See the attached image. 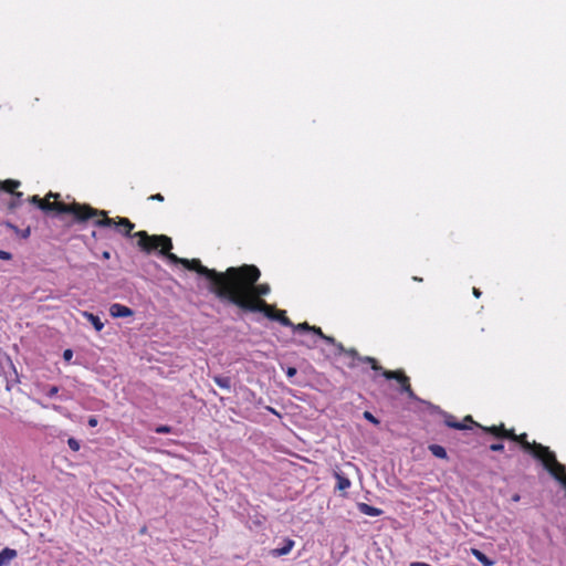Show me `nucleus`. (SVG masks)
<instances>
[{
  "label": "nucleus",
  "instance_id": "2",
  "mask_svg": "<svg viewBox=\"0 0 566 566\" xmlns=\"http://www.w3.org/2000/svg\"><path fill=\"white\" fill-rule=\"evenodd\" d=\"M60 193L50 191L45 198H41L39 209L44 212L55 211L57 213H70L76 222H86L91 216L95 214L94 208L87 203L72 202L64 203L59 201Z\"/></svg>",
  "mask_w": 566,
  "mask_h": 566
},
{
  "label": "nucleus",
  "instance_id": "13",
  "mask_svg": "<svg viewBox=\"0 0 566 566\" xmlns=\"http://www.w3.org/2000/svg\"><path fill=\"white\" fill-rule=\"evenodd\" d=\"M479 428L486 432V433H490L492 436H494L495 438L497 439H502V433H504V423H500L497 426H482L480 424Z\"/></svg>",
  "mask_w": 566,
  "mask_h": 566
},
{
  "label": "nucleus",
  "instance_id": "16",
  "mask_svg": "<svg viewBox=\"0 0 566 566\" xmlns=\"http://www.w3.org/2000/svg\"><path fill=\"white\" fill-rule=\"evenodd\" d=\"M334 476L337 481V483H336L337 490L346 491L347 489L350 488V485H352L350 480L347 476H345L342 472H335Z\"/></svg>",
  "mask_w": 566,
  "mask_h": 566
},
{
  "label": "nucleus",
  "instance_id": "46",
  "mask_svg": "<svg viewBox=\"0 0 566 566\" xmlns=\"http://www.w3.org/2000/svg\"><path fill=\"white\" fill-rule=\"evenodd\" d=\"M103 258L104 259H109L111 258L109 252H107V251L103 252Z\"/></svg>",
  "mask_w": 566,
  "mask_h": 566
},
{
  "label": "nucleus",
  "instance_id": "22",
  "mask_svg": "<svg viewBox=\"0 0 566 566\" xmlns=\"http://www.w3.org/2000/svg\"><path fill=\"white\" fill-rule=\"evenodd\" d=\"M213 381L222 389H231V378L227 376H214Z\"/></svg>",
  "mask_w": 566,
  "mask_h": 566
},
{
  "label": "nucleus",
  "instance_id": "35",
  "mask_svg": "<svg viewBox=\"0 0 566 566\" xmlns=\"http://www.w3.org/2000/svg\"><path fill=\"white\" fill-rule=\"evenodd\" d=\"M462 422L465 423V424H467V422H470L471 424H473V426H475L478 428L480 426V423L475 422L473 420L472 416H470V415L465 416Z\"/></svg>",
  "mask_w": 566,
  "mask_h": 566
},
{
  "label": "nucleus",
  "instance_id": "33",
  "mask_svg": "<svg viewBox=\"0 0 566 566\" xmlns=\"http://www.w3.org/2000/svg\"><path fill=\"white\" fill-rule=\"evenodd\" d=\"M490 450L495 451V452L503 451L504 444L503 443H493L490 446Z\"/></svg>",
  "mask_w": 566,
  "mask_h": 566
},
{
  "label": "nucleus",
  "instance_id": "31",
  "mask_svg": "<svg viewBox=\"0 0 566 566\" xmlns=\"http://www.w3.org/2000/svg\"><path fill=\"white\" fill-rule=\"evenodd\" d=\"M28 201L31 202L32 205H35L39 208L41 198L38 195H34L29 197Z\"/></svg>",
  "mask_w": 566,
  "mask_h": 566
},
{
  "label": "nucleus",
  "instance_id": "12",
  "mask_svg": "<svg viewBox=\"0 0 566 566\" xmlns=\"http://www.w3.org/2000/svg\"><path fill=\"white\" fill-rule=\"evenodd\" d=\"M558 469L553 467V469L549 470L548 473L566 489V467L560 462H558Z\"/></svg>",
  "mask_w": 566,
  "mask_h": 566
},
{
  "label": "nucleus",
  "instance_id": "11",
  "mask_svg": "<svg viewBox=\"0 0 566 566\" xmlns=\"http://www.w3.org/2000/svg\"><path fill=\"white\" fill-rule=\"evenodd\" d=\"M111 315L114 317H128L133 315V311L119 303H115L109 308Z\"/></svg>",
  "mask_w": 566,
  "mask_h": 566
},
{
  "label": "nucleus",
  "instance_id": "26",
  "mask_svg": "<svg viewBox=\"0 0 566 566\" xmlns=\"http://www.w3.org/2000/svg\"><path fill=\"white\" fill-rule=\"evenodd\" d=\"M161 254L165 255L171 263L182 265L184 259L171 253V250L168 251V253H161Z\"/></svg>",
  "mask_w": 566,
  "mask_h": 566
},
{
  "label": "nucleus",
  "instance_id": "25",
  "mask_svg": "<svg viewBox=\"0 0 566 566\" xmlns=\"http://www.w3.org/2000/svg\"><path fill=\"white\" fill-rule=\"evenodd\" d=\"M291 328L294 332H311L312 325H310L307 322L294 324V326H291Z\"/></svg>",
  "mask_w": 566,
  "mask_h": 566
},
{
  "label": "nucleus",
  "instance_id": "14",
  "mask_svg": "<svg viewBox=\"0 0 566 566\" xmlns=\"http://www.w3.org/2000/svg\"><path fill=\"white\" fill-rule=\"evenodd\" d=\"M18 553L13 548L6 547L0 552V566H7L17 557Z\"/></svg>",
  "mask_w": 566,
  "mask_h": 566
},
{
  "label": "nucleus",
  "instance_id": "19",
  "mask_svg": "<svg viewBox=\"0 0 566 566\" xmlns=\"http://www.w3.org/2000/svg\"><path fill=\"white\" fill-rule=\"evenodd\" d=\"M272 321H277L283 326H286V327L294 326V323L286 316V312L283 310H276Z\"/></svg>",
  "mask_w": 566,
  "mask_h": 566
},
{
  "label": "nucleus",
  "instance_id": "1",
  "mask_svg": "<svg viewBox=\"0 0 566 566\" xmlns=\"http://www.w3.org/2000/svg\"><path fill=\"white\" fill-rule=\"evenodd\" d=\"M229 279L226 289L221 290V301L241 307V302L264 300L271 292L268 283H258L261 271L253 264L230 266Z\"/></svg>",
  "mask_w": 566,
  "mask_h": 566
},
{
  "label": "nucleus",
  "instance_id": "17",
  "mask_svg": "<svg viewBox=\"0 0 566 566\" xmlns=\"http://www.w3.org/2000/svg\"><path fill=\"white\" fill-rule=\"evenodd\" d=\"M444 423L449 427V428H452V429H457V430H465L469 428L468 424L463 423V422H460L457 420V418L452 415H446L444 417Z\"/></svg>",
  "mask_w": 566,
  "mask_h": 566
},
{
  "label": "nucleus",
  "instance_id": "24",
  "mask_svg": "<svg viewBox=\"0 0 566 566\" xmlns=\"http://www.w3.org/2000/svg\"><path fill=\"white\" fill-rule=\"evenodd\" d=\"M8 227L13 230L19 237H21L22 239H28L31 234V230L30 228H25L23 230H20L17 226L12 224V223H8Z\"/></svg>",
  "mask_w": 566,
  "mask_h": 566
},
{
  "label": "nucleus",
  "instance_id": "43",
  "mask_svg": "<svg viewBox=\"0 0 566 566\" xmlns=\"http://www.w3.org/2000/svg\"><path fill=\"white\" fill-rule=\"evenodd\" d=\"M410 566H431V565L428 563H424V562H412V563H410Z\"/></svg>",
  "mask_w": 566,
  "mask_h": 566
},
{
  "label": "nucleus",
  "instance_id": "34",
  "mask_svg": "<svg viewBox=\"0 0 566 566\" xmlns=\"http://www.w3.org/2000/svg\"><path fill=\"white\" fill-rule=\"evenodd\" d=\"M311 332H312V333H314V334H316V335H317V336H319L321 338H323V337H324V335H325V334L323 333L322 328H321V327H318V326H312Z\"/></svg>",
  "mask_w": 566,
  "mask_h": 566
},
{
  "label": "nucleus",
  "instance_id": "8",
  "mask_svg": "<svg viewBox=\"0 0 566 566\" xmlns=\"http://www.w3.org/2000/svg\"><path fill=\"white\" fill-rule=\"evenodd\" d=\"M242 306L239 307L242 312L247 313H262L269 319H272L276 311L274 305L266 303L265 300H254L253 302H241Z\"/></svg>",
  "mask_w": 566,
  "mask_h": 566
},
{
  "label": "nucleus",
  "instance_id": "40",
  "mask_svg": "<svg viewBox=\"0 0 566 566\" xmlns=\"http://www.w3.org/2000/svg\"><path fill=\"white\" fill-rule=\"evenodd\" d=\"M322 339L332 345H335L337 342L334 337L328 336V335H324V337Z\"/></svg>",
  "mask_w": 566,
  "mask_h": 566
},
{
  "label": "nucleus",
  "instance_id": "32",
  "mask_svg": "<svg viewBox=\"0 0 566 566\" xmlns=\"http://www.w3.org/2000/svg\"><path fill=\"white\" fill-rule=\"evenodd\" d=\"M12 259V254L8 251L0 250V260L9 261Z\"/></svg>",
  "mask_w": 566,
  "mask_h": 566
},
{
  "label": "nucleus",
  "instance_id": "15",
  "mask_svg": "<svg viewBox=\"0 0 566 566\" xmlns=\"http://www.w3.org/2000/svg\"><path fill=\"white\" fill-rule=\"evenodd\" d=\"M358 510L360 513L368 516H380L382 514V510L371 506L367 503H358Z\"/></svg>",
  "mask_w": 566,
  "mask_h": 566
},
{
  "label": "nucleus",
  "instance_id": "38",
  "mask_svg": "<svg viewBox=\"0 0 566 566\" xmlns=\"http://www.w3.org/2000/svg\"><path fill=\"white\" fill-rule=\"evenodd\" d=\"M334 346L338 354H344L346 350V348L344 347V345L342 343L336 342V344Z\"/></svg>",
  "mask_w": 566,
  "mask_h": 566
},
{
  "label": "nucleus",
  "instance_id": "44",
  "mask_svg": "<svg viewBox=\"0 0 566 566\" xmlns=\"http://www.w3.org/2000/svg\"><path fill=\"white\" fill-rule=\"evenodd\" d=\"M472 292H473V295H474L476 298H479V297L481 296V291H480L479 289L473 287V291H472Z\"/></svg>",
  "mask_w": 566,
  "mask_h": 566
},
{
  "label": "nucleus",
  "instance_id": "20",
  "mask_svg": "<svg viewBox=\"0 0 566 566\" xmlns=\"http://www.w3.org/2000/svg\"><path fill=\"white\" fill-rule=\"evenodd\" d=\"M470 553L484 566H493L495 563L478 548H471Z\"/></svg>",
  "mask_w": 566,
  "mask_h": 566
},
{
  "label": "nucleus",
  "instance_id": "41",
  "mask_svg": "<svg viewBox=\"0 0 566 566\" xmlns=\"http://www.w3.org/2000/svg\"><path fill=\"white\" fill-rule=\"evenodd\" d=\"M87 423H88V426H90V427H96V426H97V423H98V420H97V418H96V417H94V416H93V417H90V418H88Z\"/></svg>",
  "mask_w": 566,
  "mask_h": 566
},
{
  "label": "nucleus",
  "instance_id": "39",
  "mask_svg": "<svg viewBox=\"0 0 566 566\" xmlns=\"http://www.w3.org/2000/svg\"><path fill=\"white\" fill-rule=\"evenodd\" d=\"M73 357V352L71 349H65L64 353H63V358L65 360H71Z\"/></svg>",
  "mask_w": 566,
  "mask_h": 566
},
{
  "label": "nucleus",
  "instance_id": "45",
  "mask_svg": "<svg viewBox=\"0 0 566 566\" xmlns=\"http://www.w3.org/2000/svg\"><path fill=\"white\" fill-rule=\"evenodd\" d=\"M520 500H521L520 494H514V495L512 496V501H514V502H518Z\"/></svg>",
  "mask_w": 566,
  "mask_h": 566
},
{
  "label": "nucleus",
  "instance_id": "42",
  "mask_svg": "<svg viewBox=\"0 0 566 566\" xmlns=\"http://www.w3.org/2000/svg\"><path fill=\"white\" fill-rule=\"evenodd\" d=\"M296 374V369L294 367H289L286 370L287 377H293Z\"/></svg>",
  "mask_w": 566,
  "mask_h": 566
},
{
  "label": "nucleus",
  "instance_id": "30",
  "mask_svg": "<svg viewBox=\"0 0 566 566\" xmlns=\"http://www.w3.org/2000/svg\"><path fill=\"white\" fill-rule=\"evenodd\" d=\"M364 418L370 421L374 424H378L379 420L369 411L364 412Z\"/></svg>",
  "mask_w": 566,
  "mask_h": 566
},
{
  "label": "nucleus",
  "instance_id": "27",
  "mask_svg": "<svg viewBox=\"0 0 566 566\" xmlns=\"http://www.w3.org/2000/svg\"><path fill=\"white\" fill-rule=\"evenodd\" d=\"M517 434L514 432V429H506L504 427V433H502V439H509L515 441Z\"/></svg>",
  "mask_w": 566,
  "mask_h": 566
},
{
  "label": "nucleus",
  "instance_id": "28",
  "mask_svg": "<svg viewBox=\"0 0 566 566\" xmlns=\"http://www.w3.org/2000/svg\"><path fill=\"white\" fill-rule=\"evenodd\" d=\"M67 444L73 451H78L81 448L80 442L75 438H69Z\"/></svg>",
  "mask_w": 566,
  "mask_h": 566
},
{
  "label": "nucleus",
  "instance_id": "6",
  "mask_svg": "<svg viewBox=\"0 0 566 566\" xmlns=\"http://www.w3.org/2000/svg\"><path fill=\"white\" fill-rule=\"evenodd\" d=\"M137 239L138 248L145 252L150 253L158 250L159 253H168L172 249V241L165 234H148L147 231L140 230L134 233Z\"/></svg>",
  "mask_w": 566,
  "mask_h": 566
},
{
  "label": "nucleus",
  "instance_id": "9",
  "mask_svg": "<svg viewBox=\"0 0 566 566\" xmlns=\"http://www.w3.org/2000/svg\"><path fill=\"white\" fill-rule=\"evenodd\" d=\"M20 181L14 179H7L4 181H0V190L12 193L17 199H20L23 193L20 191H17V189L20 187Z\"/></svg>",
  "mask_w": 566,
  "mask_h": 566
},
{
  "label": "nucleus",
  "instance_id": "3",
  "mask_svg": "<svg viewBox=\"0 0 566 566\" xmlns=\"http://www.w3.org/2000/svg\"><path fill=\"white\" fill-rule=\"evenodd\" d=\"M344 355L352 358H356L360 363L368 364L370 368L375 371H381L382 377H385L387 380H396L400 386V391L406 394L409 399H417V396L410 384V378L406 375V373L402 369H384L376 358L370 356H360L356 348H346Z\"/></svg>",
  "mask_w": 566,
  "mask_h": 566
},
{
  "label": "nucleus",
  "instance_id": "36",
  "mask_svg": "<svg viewBox=\"0 0 566 566\" xmlns=\"http://www.w3.org/2000/svg\"><path fill=\"white\" fill-rule=\"evenodd\" d=\"M148 200H156L163 202L165 200L161 193L151 195L148 197Z\"/></svg>",
  "mask_w": 566,
  "mask_h": 566
},
{
  "label": "nucleus",
  "instance_id": "23",
  "mask_svg": "<svg viewBox=\"0 0 566 566\" xmlns=\"http://www.w3.org/2000/svg\"><path fill=\"white\" fill-rule=\"evenodd\" d=\"M429 450L434 457H437L439 459L448 458L446 449L440 444H430Z\"/></svg>",
  "mask_w": 566,
  "mask_h": 566
},
{
  "label": "nucleus",
  "instance_id": "47",
  "mask_svg": "<svg viewBox=\"0 0 566 566\" xmlns=\"http://www.w3.org/2000/svg\"><path fill=\"white\" fill-rule=\"evenodd\" d=\"M413 280H415V281H422V279L417 277V276H413Z\"/></svg>",
  "mask_w": 566,
  "mask_h": 566
},
{
  "label": "nucleus",
  "instance_id": "5",
  "mask_svg": "<svg viewBox=\"0 0 566 566\" xmlns=\"http://www.w3.org/2000/svg\"><path fill=\"white\" fill-rule=\"evenodd\" d=\"M514 442H517L525 452L539 460L547 471L552 470L553 467L556 469L559 468L556 454L546 446L536 441L530 442L527 440V433L523 432L517 434Z\"/></svg>",
  "mask_w": 566,
  "mask_h": 566
},
{
  "label": "nucleus",
  "instance_id": "37",
  "mask_svg": "<svg viewBox=\"0 0 566 566\" xmlns=\"http://www.w3.org/2000/svg\"><path fill=\"white\" fill-rule=\"evenodd\" d=\"M57 392H59V387H56V386H51V387L49 388V390H48L46 395H48L49 397H53V396H55Z\"/></svg>",
  "mask_w": 566,
  "mask_h": 566
},
{
  "label": "nucleus",
  "instance_id": "18",
  "mask_svg": "<svg viewBox=\"0 0 566 566\" xmlns=\"http://www.w3.org/2000/svg\"><path fill=\"white\" fill-rule=\"evenodd\" d=\"M444 423L449 427V428H452V429H457V430H465L469 428L468 424L463 423V422H460L457 420V418L452 415H446L444 417Z\"/></svg>",
  "mask_w": 566,
  "mask_h": 566
},
{
  "label": "nucleus",
  "instance_id": "4",
  "mask_svg": "<svg viewBox=\"0 0 566 566\" xmlns=\"http://www.w3.org/2000/svg\"><path fill=\"white\" fill-rule=\"evenodd\" d=\"M182 266L189 271H195L209 280L210 291L221 301L222 295L220 291L226 289L230 275V268H228L224 272H218L214 269H208L207 266L202 265L199 259H184Z\"/></svg>",
  "mask_w": 566,
  "mask_h": 566
},
{
  "label": "nucleus",
  "instance_id": "21",
  "mask_svg": "<svg viewBox=\"0 0 566 566\" xmlns=\"http://www.w3.org/2000/svg\"><path fill=\"white\" fill-rule=\"evenodd\" d=\"M84 316L92 323L97 332H101L104 328V324L101 322L98 316L88 312H84Z\"/></svg>",
  "mask_w": 566,
  "mask_h": 566
},
{
  "label": "nucleus",
  "instance_id": "7",
  "mask_svg": "<svg viewBox=\"0 0 566 566\" xmlns=\"http://www.w3.org/2000/svg\"><path fill=\"white\" fill-rule=\"evenodd\" d=\"M95 214L91 216V219H94V224L99 228L114 227L120 234L126 238H135L132 231L135 228V223H133L128 218L117 217L116 219L109 218L105 210H98L94 208Z\"/></svg>",
  "mask_w": 566,
  "mask_h": 566
},
{
  "label": "nucleus",
  "instance_id": "10",
  "mask_svg": "<svg viewBox=\"0 0 566 566\" xmlns=\"http://www.w3.org/2000/svg\"><path fill=\"white\" fill-rule=\"evenodd\" d=\"M294 546H295V542L292 538L286 537L283 541V546L271 549L270 555L272 557H281V556L287 555L292 552Z\"/></svg>",
  "mask_w": 566,
  "mask_h": 566
},
{
  "label": "nucleus",
  "instance_id": "29",
  "mask_svg": "<svg viewBox=\"0 0 566 566\" xmlns=\"http://www.w3.org/2000/svg\"><path fill=\"white\" fill-rule=\"evenodd\" d=\"M155 431L157 433L167 434V433H170L172 431V429L169 426L163 424V426L157 427Z\"/></svg>",
  "mask_w": 566,
  "mask_h": 566
}]
</instances>
